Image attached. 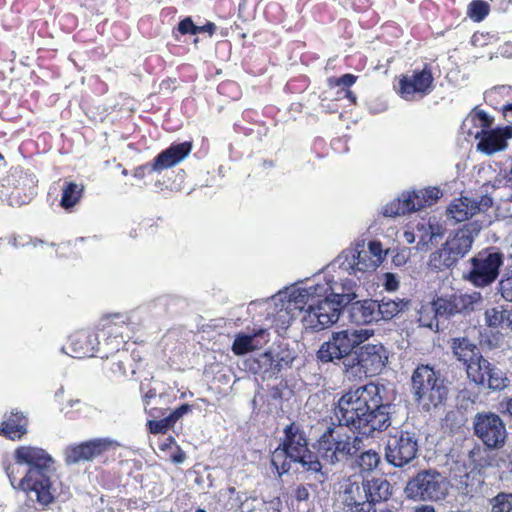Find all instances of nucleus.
I'll return each instance as SVG.
<instances>
[{"label": "nucleus", "mask_w": 512, "mask_h": 512, "mask_svg": "<svg viewBox=\"0 0 512 512\" xmlns=\"http://www.w3.org/2000/svg\"><path fill=\"white\" fill-rule=\"evenodd\" d=\"M360 280H357L353 275H348L347 272L326 271L325 279L323 282H316L312 284L314 291H319L320 295L329 296L343 308L350 305L352 301L358 298V290Z\"/></svg>", "instance_id": "f8f14e48"}, {"label": "nucleus", "mask_w": 512, "mask_h": 512, "mask_svg": "<svg viewBox=\"0 0 512 512\" xmlns=\"http://www.w3.org/2000/svg\"><path fill=\"white\" fill-rule=\"evenodd\" d=\"M152 172H156V168H154V162H149L136 167L133 171V176L138 179H143L147 174H151Z\"/></svg>", "instance_id": "603ef678"}, {"label": "nucleus", "mask_w": 512, "mask_h": 512, "mask_svg": "<svg viewBox=\"0 0 512 512\" xmlns=\"http://www.w3.org/2000/svg\"><path fill=\"white\" fill-rule=\"evenodd\" d=\"M192 150L189 141L172 143L167 149L160 152L153 160L156 172L171 168L185 159Z\"/></svg>", "instance_id": "a878e982"}, {"label": "nucleus", "mask_w": 512, "mask_h": 512, "mask_svg": "<svg viewBox=\"0 0 512 512\" xmlns=\"http://www.w3.org/2000/svg\"><path fill=\"white\" fill-rule=\"evenodd\" d=\"M501 54L505 57H511L512 56V43H506L503 47H502V52Z\"/></svg>", "instance_id": "69168bd1"}, {"label": "nucleus", "mask_w": 512, "mask_h": 512, "mask_svg": "<svg viewBox=\"0 0 512 512\" xmlns=\"http://www.w3.org/2000/svg\"><path fill=\"white\" fill-rule=\"evenodd\" d=\"M412 200L407 193H403L400 198L395 199L383 208V215L386 217H396L406 213L414 212V206L411 205Z\"/></svg>", "instance_id": "58836bf2"}, {"label": "nucleus", "mask_w": 512, "mask_h": 512, "mask_svg": "<svg viewBox=\"0 0 512 512\" xmlns=\"http://www.w3.org/2000/svg\"><path fill=\"white\" fill-rule=\"evenodd\" d=\"M102 344L97 336V332L91 330H79L69 337L67 347H62V351L74 358L99 357V346Z\"/></svg>", "instance_id": "4be33fe9"}, {"label": "nucleus", "mask_w": 512, "mask_h": 512, "mask_svg": "<svg viewBox=\"0 0 512 512\" xmlns=\"http://www.w3.org/2000/svg\"><path fill=\"white\" fill-rule=\"evenodd\" d=\"M285 438L271 456V464L281 476L290 471L292 464H300L302 469L318 475L317 479L323 482L327 475L322 471V464L308 449L306 433L299 424L291 423L284 429Z\"/></svg>", "instance_id": "20e7f679"}, {"label": "nucleus", "mask_w": 512, "mask_h": 512, "mask_svg": "<svg viewBox=\"0 0 512 512\" xmlns=\"http://www.w3.org/2000/svg\"><path fill=\"white\" fill-rule=\"evenodd\" d=\"M37 194L36 176L20 167H13L0 180V196L11 206L28 204Z\"/></svg>", "instance_id": "9b49d317"}, {"label": "nucleus", "mask_w": 512, "mask_h": 512, "mask_svg": "<svg viewBox=\"0 0 512 512\" xmlns=\"http://www.w3.org/2000/svg\"><path fill=\"white\" fill-rule=\"evenodd\" d=\"M365 479L361 483L350 482L343 492V504L346 512H377L368 502Z\"/></svg>", "instance_id": "393cba45"}, {"label": "nucleus", "mask_w": 512, "mask_h": 512, "mask_svg": "<svg viewBox=\"0 0 512 512\" xmlns=\"http://www.w3.org/2000/svg\"><path fill=\"white\" fill-rule=\"evenodd\" d=\"M111 359L109 362L108 370L111 373V376L114 378H124L127 376V365H130V354L128 349L123 348L120 349L119 352H114L110 354ZM131 368V373H135V369Z\"/></svg>", "instance_id": "72a5a7b5"}, {"label": "nucleus", "mask_w": 512, "mask_h": 512, "mask_svg": "<svg viewBox=\"0 0 512 512\" xmlns=\"http://www.w3.org/2000/svg\"><path fill=\"white\" fill-rule=\"evenodd\" d=\"M492 123L493 118L484 110L474 108L462 125L468 135L479 139L477 149L487 155L504 150L507 140L512 138V126L491 129Z\"/></svg>", "instance_id": "0eeeda50"}, {"label": "nucleus", "mask_w": 512, "mask_h": 512, "mask_svg": "<svg viewBox=\"0 0 512 512\" xmlns=\"http://www.w3.org/2000/svg\"><path fill=\"white\" fill-rule=\"evenodd\" d=\"M504 259V253L496 247L483 249L469 260L470 269L463 277L476 288L489 287L499 277Z\"/></svg>", "instance_id": "9d476101"}, {"label": "nucleus", "mask_w": 512, "mask_h": 512, "mask_svg": "<svg viewBox=\"0 0 512 512\" xmlns=\"http://www.w3.org/2000/svg\"><path fill=\"white\" fill-rule=\"evenodd\" d=\"M475 435L488 447H500L506 438L502 419L494 413H477L473 420Z\"/></svg>", "instance_id": "aec40b11"}, {"label": "nucleus", "mask_w": 512, "mask_h": 512, "mask_svg": "<svg viewBox=\"0 0 512 512\" xmlns=\"http://www.w3.org/2000/svg\"><path fill=\"white\" fill-rule=\"evenodd\" d=\"M290 393L287 384L283 381L269 388V396L274 400L287 399Z\"/></svg>", "instance_id": "de8ad7c7"}, {"label": "nucleus", "mask_w": 512, "mask_h": 512, "mask_svg": "<svg viewBox=\"0 0 512 512\" xmlns=\"http://www.w3.org/2000/svg\"><path fill=\"white\" fill-rule=\"evenodd\" d=\"M383 286L387 291H395L399 287V280L395 274L385 273Z\"/></svg>", "instance_id": "5fc2aeb1"}, {"label": "nucleus", "mask_w": 512, "mask_h": 512, "mask_svg": "<svg viewBox=\"0 0 512 512\" xmlns=\"http://www.w3.org/2000/svg\"><path fill=\"white\" fill-rule=\"evenodd\" d=\"M357 77L353 74L347 73L342 75L341 77L330 79L331 85L334 86H343V87H350L356 82Z\"/></svg>", "instance_id": "3c124183"}, {"label": "nucleus", "mask_w": 512, "mask_h": 512, "mask_svg": "<svg viewBox=\"0 0 512 512\" xmlns=\"http://www.w3.org/2000/svg\"><path fill=\"white\" fill-rule=\"evenodd\" d=\"M482 38H484V34L483 33H475L473 36H472V43L474 45H482Z\"/></svg>", "instance_id": "774afa93"}, {"label": "nucleus", "mask_w": 512, "mask_h": 512, "mask_svg": "<svg viewBox=\"0 0 512 512\" xmlns=\"http://www.w3.org/2000/svg\"><path fill=\"white\" fill-rule=\"evenodd\" d=\"M480 211L479 203L469 197L454 199L447 207L446 214L449 219L463 222L470 219Z\"/></svg>", "instance_id": "c85d7f7f"}, {"label": "nucleus", "mask_w": 512, "mask_h": 512, "mask_svg": "<svg viewBox=\"0 0 512 512\" xmlns=\"http://www.w3.org/2000/svg\"><path fill=\"white\" fill-rule=\"evenodd\" d=\"M21 464H16V461L14 463L11 462H3V467L6 472L7 477L10 480L11 485L15 488V482L18 480V475L20 473L19 466Z\"/></svg>", "instance_id": "09e8293b"}, {"label": "nucleus", "mask_w": 512, "mask_h": 512, "mask_svg": "<svg viewBox=\"0 0 512 512\" xmlns=\"http://www.w3.org/2000/svg\"><path fill=\"white\" fill-rule=\"evenodd\" d=\"M134 329V324L126 315L113 314L101 318L96 329L102 342L99 346L100 358L108 359L110 354L123 349L127 340L132 338Z\"/></svg>", "instance_id": "1a4fd4ad"}, {"label": "nucleus", "mask_w": 512, "mask_h": 512, "mask_svg": "<svg viewBox=\"0 0 512 512\" xmlns=\"http://www.w3.org/2000/svg\"><path fill=\"white\" fill-rule=\"evenodd\" d=\"M185 460V454L182 451H178L176 454L172 455V461L174 463L180 464Z\"/></svg>", "instance_id": "338daca9"}, {"label": "nucleus", "mask_w": 512, "mask_h": 512, "mask_svg": "<svg viewBox=\"0 0 512 512\" xmlns=\"http://www.w3.org/2000/svg\"><path fill=\"white\" fill-rule=\"evenodd\" d=\"M120 444L111 438H94L79 444L70 445L64 451L68 465L84 461H93L107 452L115 450Z\"/></svg>", "instance_id": "a211bd4d"}, {"label": "nucleus", "mask_w": 512, "mask_h": 512, "mask_svg": "<svg viewBox=\"0 0 512 512\" xmlns=\"http://www.w3.org/2000/svg\"><path fill=\"white\" fill-rule=\"evenodd\" d=\"M407 262V254L402 252V253H397L394 257H393V263L397 266H401L403 264H405Z\"/></svg>", "instance_id": "bf43d9fd"}, {"label": "nucleus", "mask_w": 512, "mask_h": 512, "mask_svg": "<svg viewBox=\"0 0 512 512\" xmlns=\"http://www.w3.org/2000/svg\"><path fill=\"white\" fill-rule=\"evenodd\" d=\"M377 300L366 299L350 303V319L358 325L378 322Z\"/></svg>", "instance_id": "cd10ccee"}, {"label": "nucleus", "mask_w": 512, "mask_h": 512, "mask_svg": "<svg viewBox=\"0 0 512 512\" xmlns=\"http://www.w3.org/2000/svg\"><path fill=\"white\" fill-rule=\"evenodd\" d=\"M155 396H156V391L154 389H150L149 391H147L143 396L145 405H149L150 399L154 398Z\"/></svg>", "instance_id": "0e129e2a"}, {"label": "nucleus", "mask_w": 512, "mask_h": 512, "mask_svg": "<svg viewBox=\"0 0 512 512\" xmlns=\"http://www.w3.org/2000/svg\"><path fill=\"white\" fill-rule=\"evenodd\" d=\"M502 113L505 119L512 124V104H505L502 107Z\"/></svg>", "instance_id": "052dcab7"}, {"label": "nucleus", "mask_w": 512, "mask_h": 512, "mask_svg": "<svg viewBox=\"0 0 512 512\" xmlns=\"http://www.w3.org/2000/svg\"><path fill=\"white\" fill-rule=\"evenodd\" d=\"M451 348L457 360L463 362L468 369V365L475 363L480 354L478 347L468 338H453Z\"/></svg>", "instance_id": "2f4dec72"}, {"label": "nucleus", "mask_w": 512, "mask_h": 512, "mask_svg": "<svg viewBox=\"0 0 512 512\" xmlns=\"http://www.w3.org/2000/svg\"><path fill=\"white\" fill-rule=\"evenodd\" d=\"M368 502L373 510L376 505L387 501L392 495V485L382 477L365 479Z\"/></svg>", "instance_id": "c756f323"}, {"label": "nucleus", "mask_w": 512, "mask_h": 512, "mask_svg": "<svg viewBox=\"0 0 512 512\" xmlns=\"http://www.w3.org/2000/svg\"><path fill=\"white\" fill-rule=\"evenodd\" d=\"M497 291L505 301L512 302V265L504 269Z\"/></svg>", "instance_id": "a19ab883"}, {"label": "nucleus", "mask_w": 512, "mask_h": 512, "mask_svg": "<svg viewBox=\"0 0 512 512\" xmlns=\"http://www.w3.org/2000/svg\"><path fill=\"white\" fill-rule=\"evenodd\" d=\"M379 266V258H373L366 251L364 242L357 243L354 247L343 250L329 265L326 270L347 272L360 280L366 272L374 271Z\"/></svg>", "instance_id": "ddd939ff"}, {"label": "nucleus", "mask_w": 512, "mask_h": 512, "mask_svg": "<svg viewBox=\"0 0 512 512\" xmlns=\"http://www.w3.org/2000/svg\"><path fill=\"white\" fill-rule=\"evenodd\" d=\"M418 438L409 431H396L390 434L385 443V460L394 467L402 468L417 456Z\"/></svg>", "instance_id": "dca6fc26"}, {"label": "nucleus", "mask_w": 512, "mask_h": 512, "mask_svg": "<svg viewBox=\"0 0 512 512\" xmlns=\"http://www.w3.org/2000/svg\"><path fill=\"white\" fill-rule=\"evenodd\" d=\"M173 425L174 422H172V419L169 415L163 419L152 420L148 422L149 431L152 434L165 433Z\"/></svg>", "instance_id": "49530a36"}, {"label": "nucleus", "mask_w": 512, "mask_h": 512, "mask_svg": "<svg viewBox=\"0 0 512 512\" xmlns=\"http://www.w3.org/2000/svg\"><path fill=\"white\" fill-rule=\"evenodd\" d=\"M483 301L482 294L477 291L471 293L453 292L442 294L433 298L436 315L443 320H449L457 315H468Z\"/></svg>", "instance_id": "2eb2a0df"}, {"label": "nucleus", "mask_w": 512, "mask_h": 512, "mask_svg": "<svg viewBox=\"0 0 512 512\" xmlns=\"http://www.w3.org/2000/svg\"><path fill=\"white\" fill-rule=\"evenodd\" d=\"M269 336V332L263 328L253 329L251 333H239L235 336L232 351L235 355H244L266 344Z\"/></svg>", "instance_id": "bb28decb"}, {"label": "nucleus", "mask_w": 512, "mask_h": 512, "mask_svg": "<svg viewBox=\"0 0 512 512\" xmlns=\"http://www.w3.org/2000/svg\"><path fill=\"white\" fill-rule=\"evenodd\" d=\"M191 411V406L189 404H182L180 407L176 408L173 412L169 414L172 422L174 424L185 414Z\"/></svg>", "instance_id": "6e6d98bb"}, {"label": "nucleus", "mask_w": 512, "mask_h": 512, "mask_svg": "<svg viewBox=\"0 0 512 512\" xmlns=\"http://www.w3.org/2000/svg\"><path fill=\"white\" fill-rule=\"evenodd\" d=\"M295 358L296 355L292 349L278 345L254 357L250 361L249 369L254 374L271 377L290 368Z\"/></svg>", "instance_id": "f3484780"}, {"label": "nucleus", "mask_w": 512, "mask_h": 512, "mask_svg": "<svg viewBox=\"0 0 512 512\" xmlns=\"http://www.w3.org/2000/svg\"><path fill=\"white\" fill-rule=\"evenodd\" d=\"M489 5L483 0H473L469 4L468 14L470 18L476 22H480L485 19L489 13Z\"/></svg>", "instance_id": "c03bdc74"}, {"label": "nucleus", "mask_w": 512, "mask_h": 512, "mask_svg": "<svg viewBox=\"0 0 512 512\" xmlns=\"http://www.w3.org/2000/svg\"><path fill=\"white\" fill-rule=\"evenodd\" d=\"M295 498L298 501H305L309 498V491L304 486H298L295 490Z\"/></svg>", "instance_id": "13d9d810"}, {"label": "nucleus", "mask_w": 512, "mask_h": 512, "mask_svg": "<svg viewBox=\"0 0 512 512\" xmlns=\"http://www.w3.org/2000/svg\"><path fill=\"white\" fill-rule=\"evenodd\" d=\"M14 461L16 464L28 467L19 482L59 488L60 481L56 474L54 459L44 449L35 446H19L14 451Z\"/></svg>", "instance_id": "423d86ee"}, {"label": "nucleus", "mask_w": 512, "mask_h": 512, "mask_svg": "<svg viewBox=\"0 0 512 512\" xmlns=\"http://www.w3.org/2000/svg\"><path fill=\"white\" fill-rule=\"evenodd\" d=\"M495 197L501 201H512V165L509 171H501L492 182Z\"/></svg>", "instance_id": "e433bc0d"}, {"label": "nucleus", "mask_w": 512, "mask_h": 512, "mask_svg": "<svg viewBox=\"0 0 512 512\" xmlns=\"http://www.w3.org/2000/svg\"><path fill=\"white\" fill-rule=\"evenodd\" d=\"M366 251H369V254L373 258H379V265L383 261V249L382 244L379 241H370L368 244V249Z\"/></svg>", "instance_id": "864d4df0"}, {"label": "nucleus", "mask_w": 512, "mask_h": 512, "mask_svg": "<svg viewBox=\"0 0 512 512\" xmlns=\"http://www.w3.org/2000/svg\"><path fill=\"white\" fill-rule=\"evenodd\" d=\"M236 493V489L234 487H228L226 490L224 491H220L219 492V495L220 497H223V498H229L231 499V497Z\"/></svg>", "instance_id": "e2e57ef3"}, {"label": "nucleus", "mask_w": 512, "mask_h": 512, "mask_svg": "<svg viewBox=\"0 0 512 512\" xmlns=\"http://www.w3.org/2000/svg\"><path fill=\"white\" fill-rule=\"evenodd\" d=\"M83 191V185L77 184L75 182H65L62 188L60 206L64 210L70 211L80 202L83 196Z\"/></svg>", "instance_id": "4c0bfd02"}, {"label": "nucleus", "mask_w": 512, "mask_h": 512, "mask_svg": "<svg viewBox=\"0 0 512 512\" xmlns=\"http://www.w3.org/2000/svg\"><path fill=\"white\" fill-rule=\"evenodd\" d=\"M278 308L279 317H287V322L305 311L302 324L305 331L319 332L334 325L343 311V307L329 296L320 295L314 287L293 288L278 292L272 297Z\"/></svg>", "instance_id": "f03ea898"}, {"label": "nucleus", "mask_w": 512, "mask_h": 512, "mask_svg": "<svg viewBox=\"0 0 512 512\" xmlns=\"http://www.w3.org/2000/svg\"><path fill=\"white\" fill-rule=\"evenodd\" d=\"M418 322L420 326L429 328L431 330H439L440 316L436 315V309L433 305V300L429 305H423L419 312Z\"/></svg>", "instance_id": "ea45409f"}, {"label": "nucleus", "mask_w": 512, "mask_h": 512, "mask_svg": "<svg viewBox=\"0 0 512 512\" xmlns=\"http://www.w3.org/2000/svg\"><path fill=\"white\" fill-rule=\"evenodd\" d=\"M485 323L490 328H505L512 324V310L495 306L485 311Z\"/></svg>", "instance_id": "f704fd0d"}, {"label": "nucleus", "mask_w": 512, "mask_h": 512, "mask_svg": "<svg viewBox=\"0 0 512 512\" xmlns=\"http://www.w3.org/2000/svg\"><path fill=\"white\" fill-rule=\"evenodd\" d=\"M467 376L484 389L502 390L509 383L506 374L483 356H479L475 363L468 365Z\"/></svg>", "instance_id": "6ab92c4d"}, {"label": "nucleus", "mask_w": 512, "mask_h": 512, "mask_svg": "<svg viewBox=\"0 0 512 512\" xmlns=\"http://www.w3.org/2000/svg\"><path fill=\"white\" fill-rule=\"evenodd\" d=\"M373 335L369 329H345L333 332L330 338L323 342L317 351V359L321 363L343 360V371L349 380L361 379L366 376V370L360 363L358 351H352Z\"/></svg>", "instance_id": "7ed1b4c3"}, {"label": "nucleus", "mask_w": 512, "mask_h": 512, "mask_svg": "<svg viewBox=\"0 0 512 512\" xmlns=\"http://www.w3.org/2000/svg\"><path fill=\"white\" fill-rule=\"evenodd\" d=\"M215 31H216V25L212 22H207L203 26L196 25V34L208 33L209 35H213Z\"/></svg>", "instance_id": "4d7b16f0"}, {"label": "nucleus", "mask_w": 512, "mask_h": 512, "mask_svg": "<svg viewBox=\"0 0 512 512\" xmlns=\"http://www.w3.org/2000/svg\"><path fill=\"white\" fill-rule=\"evenodd\" d=\"M408 301L404 299H390V298H383L381 301L377 300V313L378 321L381 320H390L396 315H398L400 312L404 311V309L408 305Z\"/></svg>", "instance_id": "c9c22d12"}, {"label": "nucleus", "mask_w": 512, "mask_h": 512, "mask_svg": "<svg viewBox=\"0 0 512 512\" xmlns=\"http://www.w3.org/2000/svg\"><path fill=\"white\" fill-rule=\"evenodd\" d=\"M491 512H512V495L500 494L496 496Z\"/></svg>", "instance_id": "a18cd8bd"}, {"label": "nucleus", "mask_w": 512, "mask_h": 512, "mask_svg": "<svg viewBox=\"0 0 512 512\" xmlns=\"http://www.w3.org/2000/svg\"><path fill=\"white\" fill-rule=\"evenodd\" d=\"M412 389L416 401L427 411L442 404L448 393L440 372L423 364L412 374Z\"/></svg>", "instance_id": "6e6552de"}, {"label": "nucleus", "mask_w": 512, "mask_h": 512, "mask_svg": "<svg viewBox=\"0 0 512 512\" xmlns=\"http://www.w3.org/2000/svg\"><path fill=\"white\" fill-rule=\"evenodd\" d=\"M501 406L505 412L512 417V398H508L501 403Z\"/></svg>", "instance_id": "680f3d73"}, {"label": "nucleus", "mask_w": 512, "mask_h": 512, "mask_svg": "<svg viewBox=\"0 0 512 512\" xmlns=\"http://www.w3.org/2000/svg\"><path fill=\"white\" fill-rule=\"evenodd\" d=\"M27 418L21 412L6 415L0 425V433L11 440H19L27 432Z\"/></svg>", "instance_id": "7c9ffc66"}, {"label": "nucleus", "mask_w": 512, "mask_h": 512, "mask_svg": "<svg viewBox=\"0 0 512 512\" xmlns=\"http://www.w3.org/2000/svg\"><path fill=\"white\" fill-rule=\"evenodd\" d=\"M18 488L23 492V499L14 512H39L53 503L59 495V488L55 487L19 482Z\"/></svg>", "instance_id": "412c9836"}, {"label": "nucleus", "mask_w": 512, "mask_h": 512, "mask_svg": "<svg viewBox=\"0 0 512 512\" xmlns=\"http://www.w3.org/2000/svg\"><path fill=\"white\" fill-rule=\"evenodd\" d=\"M421 230L424 231V234L421 236V241H425V237H428V240L432 243L437 242L445 233V228L435 219H429L426 225L422 224Z\"/></svg>", "instance_id": "79ce46f5"}, {"label": "nucleus", "mask_w": 512, "mask_h": 512, "mask_svg": "<svg viewBox=\"0 0 512 512\" xmlns=\"http://www.w3.org/2000/svg\"><path fill=\"white\" fill-rule=\"evenodd\" d=\"M358 353L360 363L366 370V377L380 374L388 362V351L380 343L365 344L359 348Z\"/></svg>", "instance_id": "b1692460"}, {"label": "nucleus", "mask_w": 512, "mask_h": 512, "mask_svg": "<svg viewBox=\"0 0 512 512\" xmlns=\"http://www.w3.org/2000/svg\"><path fill=\"white\" fill-rule=\"evenodd\" d=\"M383 386L375 383L350 389L343 394L334 409L338 426L328 427L317 440L316 456L330 465L345 463L361 452L363 440L343 426L370 436L391 425L393 406L383 403Z\"/></svg>", "instance_id": "f257e3e1"}, {"label": "nucleus", "mask_w": 512, "mask_h": 512, "mask_svg": "<svg viewBox=\"0 0 512 512\" xmlns=\"http://www.w3.org/2000/svg\"><path fill=\"white\" fill-rule=\"evenodd\" d=\"M178 31L182 35H186V34L196 35V25L193 23L191 17H186L179 22Z\"/></svg>", "instance_id": "8fccbe9b"}, {"label": "nucleus", "mask_w": 512, "mask_h": 512, "mask_svg": "<svg viewBox=\"0 0 512 512\" xmlns=\"http://www.w3.org/2000/svg\"><path fill=\"white\" fill-rule=\"evenodd\" d=\"M380 456L373 450L361 452L357 457L356 463L362 471H371L378 466Z\"/></svg>", "instance_id": "37998d69"}, {"label": "nucleus", "mask_w": 512, "mask_h": 512, "mask_svg": "<svg viewBox=\"0 0 512 512\" xmlns=\"http://www.w3.org/2000/svg\"><path fill=\"white\" fill-rule=\"evenodd\" d=\"M433 83L432 70L429 65H425L420 71H414L411 76H405L399 81V92L403 99L410 101L414 95L420 93L427 94Z\"/></svg>", "instance_id": "5701e85b"}, {"label": "nucleus", "mask_w": 512, "mask_h": 512, "mask_svg": "<svg viewBox=\"0 0 512 512\" xmlns=\"http://www.w3.org/2000/svg\"><path fill=\"white\" fill-rule=\"evenodd\" d=\"M405 493L413 500L437 501L445 497L447 483L438 471L423 470L407 482Z\"/></svg>", "instance_id": "4468645a"}, {"label": "nucleus", "mask_w": 512, "mask_h": 512, "mask_svg": "<svg viewBox=\"0 0 512 512\" xmlns=\"http://www.w3.org/2000/svg\"><path fill=\"white\" fill-rule=\"evenodd\" d=\"M480 230L477 222H470L450 233L441 247L429 255L428 268L438 273L455 267L471 251Z\"/></svg>", "instance_id": "39448f33"}, {"label": "nucleus", "mask_w": 512, "mask_h": 512, "mask_svg": "<svg viewBox=\"0 0 512 512\" xmlns=\"http://www.w3.org/2000/svg\"><path fill=\"white\" fill-rule=\"evenodd\" d=\"M407 194L412 200L411 205L414 206L413 210L415 212L435 204L441 198L442 191L437 187H427L407 192Z\"/></svg>", "instance_id": "473e14b6"}]
</instances>
